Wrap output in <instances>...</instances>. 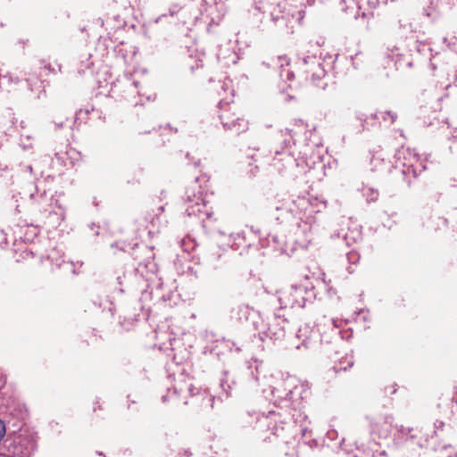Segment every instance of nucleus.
<instances>
[{"mask_svg":"<svg viewBox=\"0 0 457 457\" xmlns=\"http://www.w3.org/2000/svg\"><path fill=\"white\" fill-rule=\"evenodd\" d=\"M220 119L223 127L239 135L248 129V121L244 118L239 117L231 106H227L220 114Z\"/></svg>","mask_w":457,"mask_h":457,"instance_id":"nucleus-2","label":"nucleus"},{"mask_svg":"<svg viewBox=\"0 0 457 457\" xmlns=\"http://www.w3.org/2000/svg\"><path fill=\"white\" fill-rule=\"evenodd\" d=\"M452 400L457 403V386L454 388V395L452 397Z\"/></svg>","mask_w":457,"mask_h":457,"instance_id":"nucleus-6","label":"nucleus"},{"mask_svg":"<svg viewBox=\"0 0 457 457\" xmlns=\"http://www.w3.org/2000/svg\"><path fill=\"white\" fill-rule=\"evenodd\" d=\"M186 202L187 204V211L189 215L196 216L206 212V203L204 199V194L196 181L187 187Z\"/></svg>","mask_w":457,"mask_h":457,"instance_id":"nucleus-1","label":"nucleus"},{"mask_svg":"<svg viewBox=\"0 0 457 457\" xmlns=\"http://www.w3.org/2000/svg\"><path fill=\"white\" fill-rule=\"evenodd\" d=\"M392 425L386 420L376 422L372 426V434L378 436V439H386L391 434Z\"/></svg>","mask_w":457,"mask_h":457,"instance_id":"nucleus-3","label":"nucleus"},{"mask_svg":"<svg viewBox=\"0 0 457 457\" xmlns=\"http://www.w3.org/2000/svg\"><path fill=\"white\" fill-rule=\"evenodd\" d=\"M5 434V426L2 420H0V440L4 437Z\"/></svg>","mask_w":457,"mask_h":457,"instance_id":"nucleus-5","label":"nucleus"},{"mask_svg":"<svg viewBox=\"0 0 457 457\" xmlns=\"http://www.w3.org/2000/svg\"><path fill=\"white\" fill-rule=\"evenodd\" d=\"M278 60L280 61L281 65H284V63H286L287 65H289V63H290L289 59L286 55L279 56Z\"/></svg>","mask_w":457,"mask_h":457,"instance_id":"nucleus-4","label":"nucleus"}]
</instances>
